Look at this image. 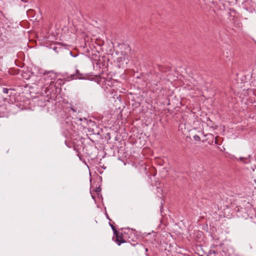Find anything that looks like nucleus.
<instances>
[{"mask_svg": "<svg viewBox=\"0 0 256 256\" xmlns=\"http://www.w3.org/2000/svg\"><path fill=\"white\" fill-rule=\"evenodd\" d=\"M217 138H218V137H216V139H215V143H216V144H218V142H218Z\"/></svg>", "mask_w": 256, "mask_h": 256, "instance_id": "f8f14e48", "label": "nucleus"}, {"mask_svg": "<svg viewBox=\"0 0 256 256\" xmlns=\"http://www.w3.org/2000/svg\"><path fill=\"white\" fill-rule=\"evenodd\" d=\"M71 110H72L73 112H76V110L74 108H72H72H71Z\"/></svg>", "mask_w": 256, "mask_h": 256, "instance_id": "9b49d317", "label": "nucleus"}, {"mask_svg": "<svg viewBox=\"0 0 256 256\" xmlns=\"http://www.w3.org/2000/svg\"><path fill=\"white\" fill-rule=\"evenodd\" d=\"M118 62H122V64L125 62L126 64H127L128 62V55L124 53L123 54L122 56L118 58Z\"/></svg>", "mask_w": 256, "mask_h": 256, "instance_id": "20e7f679", "label": "nucleus"}, {"mask_svg": "<svg viewBox=\"0 0 256 256\" xmlns=\"http://www.w3.org/2000/svg\"><path fill=\"white\" fill-rule=\"evenodd\" d=\"M52 50L54 51H55L56 53H58L62 50V48L60 46L58 47L56 46H54L52 47Z\"/></svg>", "mask_w": 256, "mask_h": 256, "instance_id": "0eeeda50", "label": "nucleus"}, {"mask_svg": "<svg viewBox=\"0 0 256 256\" xmlns=\"http://www.w3.org/2000/svg\"><path fill=\"white\" fill-rule=\"evenodd\" d=\"M70 78L72 79H82L84 78V74L81 73L78 70H76V73L73 74H71Z\"/></svg>", "mask_w": 256, "mask_h": 256, "instance_id": "7ed1b4c3", "label": "nucleus"}, {"mask_svg": "<svg viewBox=\"0 0 256 256\" xmlns=\"http://www.w3.org/2000/svg\"><path fill=\"white\" fill-rule=\"evenodd\" d=\"M8 91H9V89L7 88H3V92L5 94H8Z\"/></svg>", "mask_w": 256, "mask_h": 256, "instance_id": "9d476101", "label": "nucleus"}, {"mask_svg": "<svg viewBox=\"0 0 256 256\" xmlns=\"http://www.w3.org/2000/svg\"><path fill=\"white\" fill-rule=\"evenodd\" d=\"M62 80L58 79L57 81L55 82L54 86L56 88L58 86H60L62 84Z\"/></svg>", "mask_w": 256, "mask_h": 256, "instance_id": "423d86ee", "label": "nucleus"}, {"mask_svg": "<svg viewBox=\"0 0 256 256\" xmlns=\"http://www.w3.org/2000/svg\"><path fill=\"white\" fill-rule=\"evenodd\" d=\"M239 160L244 164H248L250 162V160L247 158L240 157Z\"/></svg>", "mask_w": 256, "mask_h": 256, "instance_id": "39448f33", "label": "nucleus"}, {"mask_svg": "<svg viewBox=\"0 0 256 256\" xmlns=\"http://www.w3.org/2000/svg\"><path fill=\"white\" fill-rule=\"evenodd\" d=\"M110 226H111V228H112V230H113V231H114V233L115 232L117 231V230L116 229V228H114V226L112 224H111L110 223Z\"/></svg>", "mask_w": 256, "mask_h": 256, "instance_id": "1a4fd4ad", "label": "nucleus"}, {"mask_svg": "<svg viewBox=\"0 0 256 256\" xmlns=\"http://www.w3.org/2000/svg\"><path fill=\"white\" fill-rule=\"evenodd\" d=\"M194 138L195 140H196V141H199L200 140V137L198 135L194 136Z\"/></svg>", "mask_w": 256, "mask_h": 256, "instance_id": "6e6552de", "label": "nucleus"}, {"mask_svg": "<svg viewBox=\"0 0 256 256\" xmlns=\"http://www.w3.org/2000/svg\"><path fill=\"white\" fill-rule=\"evenodd\" d=\"M43 74L44 80L48 81L47 84H49L50 86H52L57 78L56 74L54 70H46Z\"/></svg>", "mask_w": 256, "mask_h": 256, "instance_id": "f257e3e1", "label": "nucleus"}, {"mask_svg": "<svg viewBox=\"0 0 256 256\" xmlns=\"http://www.w3.org/2000/svg\"><path fill=\"white\" fill-rule=\"evenodd\" d=\"M114 234L116 237L114 241L118 246H120L122 243H124L126 242V241L123 238V234L122 233L120 232L117 230L114 232Z\"/></svg>", "mask_w": 256, "mask_h": 256, "instance_id": "f03ea898", "label": "nucleus"}, {"mask_svg": "<svg viewBox=\"0 0 256 256\" xmlns=\"http://www.w3.org/2000/svg\"><path fill=\"white\" fill-rule=\"evenodd\" d=\"M217 138H218V137H216V139H215V143H216V144H218V142H218Z\"/></svg>", "mask_w": 256, "mask_h": 256, "instance_id": "ddd939ff", "label": "nucleus"}]
</instances>
